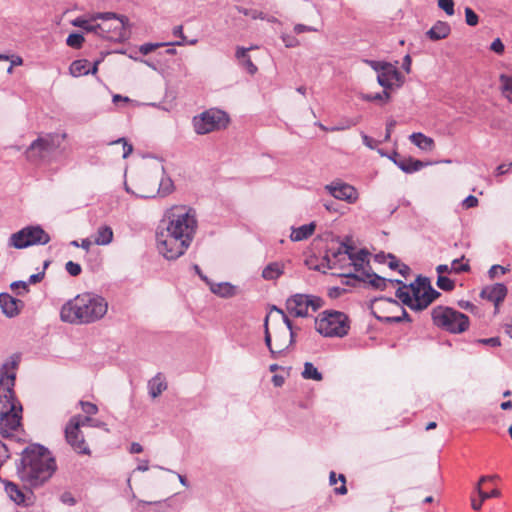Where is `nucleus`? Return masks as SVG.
Instances as JSON below:
<instances>
[{"label": "nucleus", "mask_w": 512, "mask_h": 512, "mask_svg": "<svg viewBox=\"0 0 512 512\" xmlns=\"http://www.w3.org/2000/svg\"><path fill=\"white\" fill-rule=\"evenodd\" d=\"M196 229V213L193 209L173 212L169 221H162L156 231L159 253L168 260L179 258L190 246Z\"/></svg>", "instance_id": "nucleus-1"}, {"label": "nucleus", "mask_w": 512, "mask_h": 512, "mask_svg": "<svg viewBox=\"0 0 512 512\" xmlns=\"http://www.w3.org/2000/svg\"><path fill=\"white\" fill-rule=\"evenodd\" d=\"M56 470L55 459L42 445L33 444L22 452L17 473L21 480L31 487H37L47 481Z\"/></svg>", "instance_id": "nucleus-2"}, {"label": "nucleus", "mask_w": 512, "mask_h": 512, "mask_svg": "<svg viewBox=\"0 0 512 512\" xmlns=\"http://www.w3.org/2000/svg\"><path fill=\"white\" fill-rule=\"evenodd\" d=\"M108 310V302L94 293L79 294L61 308L60 318L70 324H90L102 319Z\"/></svg>", "instance_id": "nucleus-3"}, {"label": "nucleus", "mask_w": 512, "mask_h": 512, "mask_svg": "<svg viewBox=\"0 0 512 512\" xmlns=\"http://www.w3.org/2000/svg\"><path fill=\"white\" fill-rule=\"evenodd\" d=\"M8 364H4L0 375V433L9 437L15 431L22 419V405L15 398V373L3 372Z\"/></svg>", "instance_id": "nucleus-4"}, {"label": "nucleus", "mask_w": 512, "mask_h": 512, "mask_svg": "<svg viewBox=\"0 0 512 512\" xmlns=\"http://www.w3.org/2000/svg\"><path fill=\"white\" fill-rule=\"evenodd\" d=\"M431 316L437 327L453 334L463 333L469 327L467 315L447 306L434 307Z\"/></svg>", "instance_id": "nucleus-5"}, {"label": "nucleus", "mask_w": 512, "mask_h": 512, "mask_svg": "<svg viewBox=\"0 0 512 512\" xmlns=\"http://www.w3.org/2000/svg\"><path fill=\"white\" fill-rule=\"evenodd\" d=\"M315 328L324 337H344L349 331L348 316L340 311H323L315 320Z\"/></svg>", "instance_id": "nucleus-6"}, {"label": "nucleus", "mask_w": 512, "mask_h": 512, "mask_svg": "<svg viewBox=\"0 0 512 512\" xmlns=\"http://www.w3.org/2000/svg\"><path fill=\"white\" fill-rule=\"evenodd\" d=\"M65 138V133H48L39 136L27 148L26 158L31 162L48 160L60 148Z\"/></svg>", "instance_id": "nucleus-7"}, {"label": "nucleus", "mask_w": 512, "mask_h": 512, "mask_svg": "<svg viewBox=\"0 0 512 512\" xmlns=\"http://www.w3.org/2000/svg\"><path fill=\"white\" fill-rule=\"evenodd\" d=\"M49 241V234L40 225H29L13 233L8 245L16 249H24L33 245H45Z\"/></svg>", "instance_id": "nucleus-8"}, {"label": "nucleus", "mask_w": 512, "mask_h": 512, "mask_svg": "<svg viewBox=\"0 0 512 512\" xmlns=\"http://www.w3.org/2000/svg\"><path fill=\"white\" fill-rule=\"evenodd\" d=\"M225 112L217 109H210L199 116L194 117L193 125L195 132L199 135L210 133L214 130L225 127L228 123Z\"/></svg>", "instance_id": "nucleus-9"}, {"label": "nucleus", "mask_w": 512, "mask_h": 512, "mask_svg": "<svg viewBox=\"0 0 512 512\" xmlns=\"http://www.w3.org/2000/svg\"><path fill=\"white\" fill-rule=\"evenodd\" d=\"M115 19L118 23L109 27L110 33H108L107 39L115 42H122L128 38L127 28L130 26L128 17L119 15L114 12H98L91 16V20H112Z\"/></svg>", "instance_id": "nucleus-10"}, {"label": "nucleus", "mask_w": 512, "mask_h": 512, "mask_svg": "<svg viewBox=\"0 0 512 512\" xmlns=\"http://www.w3.org/2000/svg\"><path fill=\"white\" fill-rule=\"evenodd\" d=\"M65 439L78 454H89L90 450L80 430V415L73 416L65 427Z\"/></svg>", "instance_id": "nucleus-11"}, {"label": "nucleus", "mask_w": 512, "mask_h": 512, "mask_svg": "<svg viewBox=\"0 0 512 512\" xmlns=\"http://www.w3.org/2000/svg\"><path fill=\"white\" fill-rule=\"evenodd\" d=\"M351 250H354V247L346 242H342L336 250L328 249L323 257V265L328 269L336 268L342 261L346 260V256H349Z\"/></svg>", "instance_id": "nucleus-12"}, {"label": "nucleus", "mask_w": 512, "mask_h": 512, "mask_svg": "<svg viewBox=\"0 0 512 512\" xmlns=\"http://www.w3.org/2000/svg\"><path fill=\"white\" fill-rule=\"evenodd\" d=\"M325 188L334 198L338 200L354 203L358 199L357 190L347 183L332 182Z\"/></svg>", "instance_id": "nucleus-13"}, {"label": "nucleus", "mask_w": 512, "mask_h": 512, "mask_svg": "<svg viewBox=\"0 0 512 512\" xmlns=\"http://www.w3.org/2000/svg\"><path fill=\"white\" fill-rule=\"evenodd\" d=\"M287 310L296 317H306L308 315V304L306 294H295L287 299Z\"/></svg>", "instance_id": "nucleus-14"}, {"label": "nucleus", "mask_w": 512, "mask_h": 512, "mask_svg": "<svg viewBox=\"0 0 512 512\" xmlns=\"http://www.w3.org/2000/svg\"><path fill=\"white\" fill-rule=\"evenodd\" d=\"M507 295V287L502 283H496L482 289L480 296L494 303L497 308Z\"/></svg>", "instance_id": "nucleus-15"}, {"label": "nucleus", "mask_w": 512, "mask_h": 512, "mask_svg": "<svg viewBox=\"0 0 512 512\" xmlns=\"http://www.w3.org/2000/svg\"><path fill=\"white\" fill-rule=\"evenodd\" d=\"M23 306V301L12 297L8 293H0V307L7 317L12 318L17 316Z\"/></svg>", "instance_id": "nucleus-16"}, {"label": "nucleus", "mask_w": 512, "mask_h": 512, "mask_svg": "<svg viewBox=\"0 0 512 512\" xmlns=\"http://www.w3.org/2000/svg\"><path fill=\"white\" fill-rule=\"evenodd\" d=\"M396 161L395 165L407 174H411L417 172L424 168L428 163H424L420 160L414 159L412 157L402 156L399 153H395Z\"/></svg>", "instance_id": "nucleus-17"}, {"label": "nucleus", "mask_w": 512, "mask_h": 512, "mask_svg": "<svg viewBox=\"0 0 512 512\" xmlns=\"http://www.w3.org/2000/svg\"><path fill=\"white\" fill-rule=\"evenodd\" d=\"M91 19H85L83 17H77L74 19L71 24L75 27L82 28L86 32H92L96 35L107 39L108 33H110V29H106V27L100 24H91Z\"/></svg>", "instance_id": "nucleus-18"}, {"label": "nucleus", "mask_w": 512, "mask_h": 512, "mask_svg": "<svg viewBox=\"0 0 512 512\" xmlns=\"http://www.w3.org/2000/svg\"><path fill=\"white\" fill-rule=\"evenodd\" d=\"M450 33L449 23L439 20L426 32V36L432 41H438L447 38Z\"/></svg>", "instance_id": "nucleus-19"}, {"label": "nucleus", "mask_w": 512, "mask_h": 512, "mask_svg": "<svg viewBox=\"0 0 512 512\" xmlns=\"http://www.w3.org/2000/svg\"><path fill=\"white\" fill-rule=\"evenodd\" d=\"M368 255L369 252L366 249H360L357 252L351 250L348 259L351 261V264L353 265L355 272H360L366 266L370 267L369 261L367 259Z\"/></svg>", "instance_id": "nucleus-20"}, {"label": "nucleus", "mask_w": 512, "mask_h": 512, "mask_svg": "<svg viewBox=\"0 0 512 512\" xmlns=\"http://www.w3.org/2000/svg\"><path fill=\"white\" fill-rule=\"evenodd\" d=\"M409 140L423 151H432L435 147L434 140L421 132L412 133Z\"/></svg>", "instance_id": "nucleus-21"}, {"label": "nucleus", "mask_w": 512, "mask_h": 512, "mask_svg": "<svg viewBox=\"0 0 512 512\" xmlns=\"http://www.w3.org/2000/svg\"><path fill=\"white\" fill-rule=\"evenodd\" d=\"M315 227V223L311 222L309 224L302 225L298 228H293L290 235V239L294 242L305 240L314 233Z\"/></svg>", "instance_id": "nucleus-22"}, {"label": "nucleus", "mask_w": 512, "mask_h": 512, "mask_svg": "<svg viewBox=\"0 0 512 512\" xmlns=\"http://www.w3.org/2000/svg\"><path fill=\"white\" fill-rule=\"evenodd\" d=\"M167 389V384L163 376L158 373L148 382L149 395L152 398L158 397L164 390Z\"/></svg>", "instance_id": "nucleus-23"}, {"label": "nucleus", "mask_w": 512, "mask_h": 512, "mask_svg": "<svg viewBox=\"0 0 512 512\" xmlns=\"http://www.w3.org/2000/svg\"><path fill=\"white\" fill-rule=\"evenodd\" d=\"M4 484L5 492L13 502L17 505L25 503V494L18 485L10 481H4Z\"/></svg>", "instance_id": "nucleus-24"}, {"label": "nucleus", "mask_w": 512, "mask_h": 512, "mask_svg": "<svg viewBox=\"0 0 512 512\" xmlns=\"http://www.w3.org/2000/svg\"><path fill=\"white\" fill-rule=\"evenodd\" d=\"M208 285L211 292L220 297L228 298L235 294L234 286L228 282L214 283L210 280Z\"/></svg>", "instance_id": "nucleus-25"}, {"label": "nucleus", "mask_w": 512, "mask_h": 512, "mask_svg": "<svg viewBox=\"0 0 512 512\" xmlns=\"http://www.w3.org/2000/svg\"><path fill=\"white\" fill-rule=\"evenodd\" d=\"M113 240V230L108 225H102L97 229L94 237V243L96 245L104 246L108 245Z\"/></svg>", "instance_id": "nucleus-26"}, {"label": "nucleus", "mask_w": 512, "mask_h": 512, "mask_svg": "<svg viewBox=\"0 0 512 512\" xmlns=\"http://www.w3.org/2000/svg\"><path fill=\"white\" fill-rule=\"evenodd\" d=\"M284 273V265L280 262L269 263L262 271L265 280H275Z\"/></svg>", "instance_id": "nucleus-27"}, {"label": "nucleus", "mask_w": 512, "mask_h": 512, "mask_svg": "<svg viewBox=\"0 0 512 512\" xmlns=\"http://www.w3.org/2000/svg\"><path fill=\"white\" fill-rule=\"evenodd\" d=\"M89 61L86 59L75 60L70 65V73L74 77H79L82 75L89 74Z\"/></svg>", "instance_id": "nucleus-28"}, {"label": "nucleus", "mask_w": 512, "mask_h": 512, "mask_svg": "<svg viewBox=\"0 0 512 512\" xmlns=\"http://www.w3.org/2000/svg\"><path fill=\"white\" fill-rule=\"evenodd\" d=\"M366 278H369V285H371L374 289L384 291L387 287L388 282H392V279H386L384 277L379 276L375 272L372 274H365Z\"/></svg>", "instance_id": "nucleus-29"}, {"label": "nucleus", "mask_w": 512, "mask_h": 512, "mask_svg": "<svg viewBox=\"0 0 512 512\" xmlns=\"http://www.w3.org/2000/svg\"><path fill=\"white\" fill-rule=\"evenodd\" d=\"M417 283L422 286V289L427 291L432 302L441 296V293L432 287L428 277L422 275L417 276Z\"/></svg>", "instance_id": "nucleus-30"}, {"label": "nucleus", "mask_w": 512, "mask_h": 512, "mask_svg": "<svg viewBox=\"0 0 512 512\" xmlns=\"http://www.w3.org/2000/svg\"><path fill=\"white\" fill-rule=\"evenodd\" d=\"M301 375L304 379H312L315 381H321L323 379L322 373L319 372L311 362H305Z\"/></svg>", "instance_id": "nucleus-31"}, {"label": "nucleus", "mask_w": 512, "mask_h": 512, "mask_svg": "<svg viewBox=\"0 0 512 512\" xmlns=\"http://www.w3.org/2000/svg\"><path fill=\"white\" fill-rule=\"evenodd\" d=\"M174 191V183L168 176L163 175L160 180L157 194L161 197H165Z\"/></svg>", "instance_id": "nucleus-32"}, {"label": "nucleus", "mask_w": 512, "mask_h": 512, "mask_svg": "<svg viewBox=\"0 0 512 512\" xmlns=\"http://www.w3.org/2000/svg\"><path fill=\"white\" fill-rule=\"evenodd\" d=\"M502 93L505 98L512 103V77L502 74L500 76Z\"/></svg>", "instance_id": "nucleus-33"}, {"label": "nucleus", "mask_w": 512, "mask_h": 512, "mask_svg": "<svg viewBox=\"0 0 512 512\" xmlns=\"http://www.w3.org/2000/svg\"><path fill=\"white\" fill-rule=\"evenodd\" d=\"M407 289L398 288L396 290V297L407 307L414 311L415 300H413L410 292L406 291Z\"/></svg>", "instance_id": "nucleus-34"}, {"label": "nucleus", "mask_w": 512, "mask_h": 512, "mask_svg": "<svg viewBox=\"0 0 512 512\" xmlns=\"http://www.w3.org/2000/svg\"><path fill=\"white\" fill-rule=\"evenodd\" d=\"M268 321H269V314L266 315V317L264 319V341H265V344H266L267 348L269 349L272 357L276 358L277 355H279L280 353H277V350H274L272 347L271 335H270L269 328H268Z\"/></svg>", "instance_id": "nucleus-35"}, {"label": "nucleus", "mask_w": 512, "mask_h": 512, "mask_svg": "<svg viewBox=\"0 0 512 512\" xmlns=\"http://www.w3.org/2000/svg\"><path fill=\"white\" fill-rule=\"evenodd\" d=\"M84 42V37L80 33H71L66 39V44L74 49H79L82 47Z\"/></svg>", "instance_id": "nucleus-36"}, {"label": "nucleus", "mask_w": 512, "mask_h": 512, "mask_svg": "<svg viewBox=\"0 0 512 512\" xmlns=\"http://www.w3.org/2000/svg\"><path fill=\"white\" fill-rule=\"evenodd\" d=\"M432 303L431 298L429 297L426 290H423L419 301H416L414 304V311H423Z\"/></svg>", "instance_id": "nucleus-37"}, {"label": "nucleus", "mask_w": 512, "mask_h": 512, "mask_svg": "<svg viewBox=\"0 0 512 512\" xmlns=\"http://www.w3.org/2000/svg\"><path fill=\"white\" fill-rule=\"evenodd\" d=\"M377 81L380 86L385 88V90L392 88L393 82L389 75V69H385L383 72L377 75Z\"/></svg>", "instance_id": "nucleus-38"}, {"label": "nucleus", "mask_w": 512, "mask_h": 512, "mask_svg": "<svg viewBox=\"0 0 512 512\" xmlns=\"http://www.w3.org/2000/svg\"><path fill=\"white\" fill-rule=\"evenodd\" d=\"M436 284L443 291H451L455 287L454 281L443 275L438 276Z\"/></svg>", "instance_id": "nucleus-39"}, {"label": "nucleus", "mask_w": 512, "mask_h": 512, "mask_svg": "<svg viewBox=\"0 0 512 512\" xmlns=\"http://www.w3.org/2000/svg\"><path fill=\"white\" fill-rule=\"evenodd\" d=\"M358 123V119H345L341 123L330 127V132L343 131L355 126Z\"/></svg>", "instance_id": "nucleus-40"}, {"label": "nucleus", "mask_w": 512, "mask_h": 512, "mask_svg": "<svg viewBox=\"0 0 512 512\" xmlns=\"http://www.w3.org/2000/svg\"><path fill=\"white\" fill-rule=\"evenodd\" d=\"M10 288L15 291L17 295H24L29 291L28 283L25 281H14L11 283Z\"/></svg>", "instance_id": "nucleus-41"}, {"label": "nucleus", "mask_w": 512, "mask_h": 512, "mask_svg": "<svg viewBox=\"0 0 512 512\" xmlns=\"http://www.w3.org/2000/svg\"><path fill=\"white\" fill-rule=\"evenodd\" d=\"M465 21L469 26H476L479 22L478 15L470 7L465 8Z\"/></svg>", "instance_id": "nucleus-42"}, {"label": "nucleus", "mask_w": 512, "mask_h": 512, "mask_svg": "<svg viewBox=\"0 0 512 512\" xmlns=\"http://www.w3.org/2000/svg\"><path fill=\"white\" fill-rule=\"evenodd\" d=\"M438 7L445 11L448 16H452L455 13L453 0H438Z\"/></svg>", "instance_id": "nucleus-43"}, {"label": "nucleus", "mask_w": 512, "mask_h": 512, "mask_svg": "<svg viewBox=\"0 0 512 512\" xmlns=\"http://www.w3.org/2000/svg\"><path fill=\"white\" fill-rule=\"evenodd\" d=\"M238 11L245 16L251 17L252 19H265L263 12L254 9H247L244 7H237Z\"/></svg>", "instance_id": "nucleus-44"}, {"label": "nucleus", "mask_w": 512, "mask_h": 512, "mask_svg": "<svg viewBox=\"0 0 512 512\" xmlns=\"http://www.w3.org/2000/svg\"><path fill=\"white\" fill-rule=\"evenodd\" d=\"M408 289H410L411 291V296L413 300L419 301L424 289H422V286L417 283V278L415 279L414 282L409 284Z\"/></svg>", "instance_id": "nucleus-45"}, {"label": "nucleus", "mask_w": 512, "mask_h": 512, "mask_svg": "<svg viewBox=\"0 0 512 512\" xmlns=\"http://www.w3.org/2000/svg\"><path fill=\"white\" fill-rule=\"evenodd\" d=\"M388 69H389V75H390L392 82L395 81L400 86L404 82V76L391 63L389 65Z\"/></svg>", "instance_id": "nucleus-46"}, {"label": "nucleus", "mask_w": 512, "mask_h": 512, "mask_svg": "<svg viewBox=\"0 0 512 512\" xmlns=\"http://www.w3.org/2000/svg\"><path fill=\"white\" fill-rule=\"evenodd\" d=\"M364 99L367 101H388L390 99V93L384 90L380 93L368 94Z\"/></svg>", "instance_id": "nucleus-47"}, {"label": "nucleus", "mask_w": 512, "mask_h": 512, "mask_svg": "<svg viewBox=\"0 0 512 512\" xmlns=\"http://www.w3.org/2000/svg\"><path fill=\"white\" fill-rule=\"evenodd\" d=\"M462 259H464V256H462L459 259H454L452 261L451 270H453L455 273L467 272L470 270V266L468 263L460 264V261Z\"/></svg>", "instance_id": "nucleus-48"}, {"label": "nucleus", "mask_w": 512, "mask_h": 512, "mask_svg": "<svg viewBox=\"0 0 512 512\" xmlns=\"http://www.w3.org/2000/svg\"><path fill=\"white\" fill-rule=\"evenodd\" d=\"M366 63L369 64V66L376 71L378 74L383 72L385 69H388L390 63L388 62H381V61H374V60H366Z\"/></svg>", "instance_id": "nucleus-49"}, {"label": "nucleus", "mask_w": 512, "mask_h": 512, "mask_svg": "<svg viewBox=\"0 0 512 512\" xmlns=\"http://www.w3.org/2000/svg\"><path fill=\"white\" fill-rule=\"evenodd\" d=\"M308 308L311 307L313 311L318 310L323 305L322 298L314 295H307Z\"/></svg>", "instance_id": "nucleus-50"}, {"label": "nucleus", "mask_w": 512, "mask_h": 512, "mask_svg": "<svg viewBox=\"0 0 512 512\" xmlns=\"http://www.w3.org/2000/svg\"><path fill=\"white\" fill-rule=\"evenodd\" d=\"M373 271H371V267H369V270H366L365 268H363V270H361L360 272H357V273H349V274H346L347 277H350V278H353V279H356L358 281H361V282H367L369 281V278H366L365 277V274H372Z\"/></svg>", "instance_id": "nucleus-51"}, {"label": "nucleus", "mask_w": 512, "mask_h": 512, "mask_svg": "<svg viewBox=\"0 0 512 512\" xmlns=\"http://www.w3.org/2000/svg\"><path fill=\"white\" fill-rule=\"evenodd\" d=\"M65 269L71 276H74V277L78 276L82 271L80 264L73 262V261H68L65 264Z\"/></svg>", "instance_id": "nucleus-52"}, {"label": "nucleus", "mask_w": 512, "mask_h": 512, "mask_svg": "<svg viewBox=\"0 0 512 512\" xmlns=\"http://www.w3.org/2000/svg\"><path fill=\"white\" fill-rule=\"evenodd\" d=\"M123 144V158H127L133 151V146L127 142L125 138H119L115 141L110 142V144Z\"/></svg>", "instance_id": "nucleus-53"}, {"label": "nucleus", "mask_w": 512, "mask_h": 512, "mask_svg": "<svg viewBox=\"0 0 512 512\" xmlns=\"http://www.w3.org/2000/svg\"><path fill=\"white\" fill-rule=\"evenodd\" d=\"M81 408L87 415H95L98 412V407L91 402L80 401Z\"/></svg>", "instance_id": "nucleus-54"}, {"label": "nucleus", "mask_w": 512, "mask_h": 512, "mask_svg": "<svg viewBox=\"0 0 512 512\" xmlns=\"http://www.w3.org/2000/svg\"><path fill=\"white\" fill-rule=\"evenodd\" d=\"M476 490L479 494V497L482 498V501H485L486 499H489L491 497H498L500 495V492L497 489H493L491 492H484L480 488V483L477 484Z\"/></svg>", "instance_id": "nucleus-55"}, {"label": "nucleus", "mask_w": 512, "mask_h": 512, "mask_svg": "<svg viewBox=\"0 0 512 512\" xmlns=\"http://www.w3.org/2000/svg\"><path fill=\"white\" fill-rule=\"evenodd\" d=\"M281 38L287 48H292L299 45V40L293 35L283 34Z\"/></svg>", "instance_id": "nucleus-56"}, {"label": "nucleus", "mask_w": 512, "mask_h": 512, "mask_svg": "<svg viewBox=\"0 0 512 512\" xmlns=\"http://www.w3.org/2000/svg\"><path fill=\"white\" fill-rule=\"evenodd\" d=\"M289 341L288 343H278V350L277 353H283L285 350H287L291 345L295 342V332L294 330L289 331Z\"/></svg>", "instance_id": "nucleus-57"}, {"label": "nucleus", "mask_w": 512, "mask_h": 512, "mask_svg": "<svg viewBox=\"0 0 512 512\" xmlns=\"http://www.w3.org/2000/svg\"><path fill=\"white\" fill-rule=\"evenodd\" d=\"M491 51L495 52L498 55H502L505 50V46L500 38H496L490 45Z\"/></svg>", "instance_id": "nucleus-58"}, {"label": "nucleus", "mask_w": 512, "mask_h": 512, "mask_svg": "<svg viewBox=\"0 0 512 512\" xmlns=\"http://www.w3.org/2000/svg\"><path fill=\"white\" fill-rule=\"evenodd\" d=\"M161 45L162 44L145 43V44L140 46L139 51L143 55H147V54L151 53L152 51H154L157 47H159Z\"/></svg>", "instance_id": "nucleus-59"}, {"label": "nucleus", "mask_w": 512, "mask_h": 512, "mask_svg": "<svg viewBox=\"0 0 512 512\" xmlns=\"http://www.w3.org/2000/svg\"><path fill=\"white\" fill-rule=\"evenodd\" d=\"M478 342L483 345H488L491 347H497V346H500V344H501L500 339L498 337L479 339Z\"/></svg>", "instance_id": "nucleus-60"}, {"label": "nucleus", "mask_w": 512, "mask_h": 512, "mask_svg": "<svg viewBox=\"0 0 512 512\" xmlns=\"http://www.w3.org/2000/svg\"><path fill=\"white\" fill-rule=\"evenodd\" d=\"M462 205L465 208L476 207L478 205V199L473 195H469L463 200Z\"/></svg>", "instance_id": "nucleus-61"}, {"label": "nucleus", "mask_w": 512, "mask_h": 512, "mask_svg": "<svg viewBox=\"0 0 512 512\" xmlns=\"http://www.w3.org/2000/svg\"><path fill=\"white\" fill-rule=\"evenodd\" d=\"M312 31H317V29H315L312 26H307V25H304V24H296L294 26V32L296 34H301V33H304V32H312Z\"/></svg>", "instance_id": "nucleus-62"}, {"label": "nucleus", "mask_w": 512, "mask_h": 512, "mask_svg": "<svg viewBox=\"0 0 512 512\" xmlns=\"http://www.w3.org/2000/svg\"><path fill=\"white\" fill-rule=\"evenodd\" d=\"M44 276H45V272H44V270H42V271H40V272H38V273H36V274H32V275L29 277V279H28L27 283H28V285H29V284H36V283H39V282H41V281H42V279L44 278Z\"/></svg>", "instance_id": "nucleus-63"}, {"label": "nucleus", "mask_w": 512, "mask_h": 512, "mask_svg": "<svg viewBox=\"0 0 512 512\" xmlns=\"http://www.w3.org/2000/svg\"><path fill=\"white\" fill-rule=\"evenodd\" d=\"M507 271L506 268H504L503 266L501 265H493L490 269H489V276L490 278H494L496 277L497 273L500 272L501 274H505Z\"/></svg>", "instance_id": "nucleus-64"}]
</instances>
